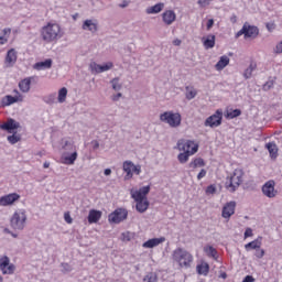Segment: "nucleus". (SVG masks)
<instances>
[{"label":"nucleus","mask_w":282,"mask_h":282,"mask_svg":"<svg viewBox=\"0 0 282 282\" xmlns=\"http://www.w3.org/2000/svg\"><path fill=\"white\" fill-rule=\"evenodd\" d=\"M104 174H105V175H111V169H106V170L104 171Z\"/></svg>","instance_id":"nucleus-58"},{"label":"nucleus","mask_w":282,"mask_h":282,"mask_svg":"<svg viewBox=\"0 0 282 282\" xmlns=\"http://www.w3.org/2000/svg\"><path fill=\"white\" fill-rule=\"evenodd\" d=\"M41 39L44 43H56V41L63 39V28L61 24L56 22H47L44 26H42Z\"/></svg>","instance_id":"nucleus-2"},{"label":"nucleus","mask_w":282,"mask_h":282,"mask_svg":"<svg viewBox=\"0 0 282 282\" xmlns=\"http://www.w3.org/2000/svg\"><path fill=\"white\" fill-rule=\"evenodd\" d=\"M228 65H230V57H228L227 55H223L215 65V69L217 72H221V69L228 67Z\"/></svg>","instance_id":"nucleus-24"},{"label":"nucleus","mask_w":282,"mask_h":282,"mask_svg":"<svg viewBox=\"0 0 282 282\" xmlns=\"http://www.w3.org/2000/svg\"><path fill=\"white\" fill-rule=\"evenodd\" d=\"M26 221L28 214L25 213V209H18L10 218V226L13 230H23Z\"/></svg>","instance_id":"nucleus-7"},{"label":"nucleus","mask_w":282,"mask_h":282,"mask_svg":"<svg viewBox=\"0 0 282 282\" xmlns=\"http://www.w3.org/2000/svg\"><path fill=\"white\" fill-rule=\"evenodd\" d=\"M129 6V1L123 0L121 4H119V8H127Z\"/></svg>","instance_id":"nucleus-54"},{"label":"nucleus","mask_w":282,"mask_h":282,"mask_svg":"<svg viewBox=\"0 0 282 282\" xmlns=\"http://www.w3.org/2000/svg\"><path fill=\"white\" fill-rule=\"evenodd\" d=\"M240 36H243L247 39H257L259 36V28L254 25H250V23L246 22L241 30L238 31L235 35L236 39H239Z\"/></svg>","instance_id":"nucleus-9"},{"label":"nucleus","mask_w":282,"mask_h":282,"mask_svg":"<svg viewBox=\"0 0 282 282\" xmlns=\"http://www.w3.org/2000/svg\"><path fill=\"white\" fill-rule=\"evenodd\" d=\"M276 54H282V41L275 46Z\"/></svg>","instance_id":"nucleus-49"},{"label":"nucleus","mask_w":282,"mask_h":282,"mask_svg":"<svg viewBox=\"0 0 282 282\" xmlns=\"http://www.w3.org/2000/svg\"><path fill=\"white\" fill-rule=\"evenodd\" d=\"M166 241V238L161 237V238H152L147 240L143 243V248H155L158 246H160V243H164Z\"/></svg>","instance_id":"nucleus-23"},{"label":"nucleus","mask_w":282,"mask_h":282,"mask_svg":"<svg viewBox=\"0 0 282 282\" xmlns=\"http://www.w3.org/2000/svg\"><path fill=\"white\" fill-rule=\"evenodd\" d=\"M223 279H226V273L223 274Z\"/></svg>","instance_id":"nucleus-63"},{"label":"nucleus","mask_w":282,"mask_h":282,"mask_svg":"<svg viewBox=\"0 0 282 282\" xmlns=\"http://www.w3.org/2000/svg\"><path fill=\"white\" fill-rule=\"evenodd\" d=\"M243 183V170L242 169H236L234 170L230 177L226 181V189L230 191V193H235L241 186Z\"/></svg>","instance_id":"nucleus-6"},{"label":"nucleus","mask_w":282,"mask_h":282,"mask_svg":"<svg viewBox=\"0 0 282 282\" xmlns=\"http://www.w3.org/2000/svg\"><path fill=\"white\" fill-rule=\"evenodd\" d=\"M143 282H158V275L155 273H148L143 278Z\"/></svg>","instance_id":"nucleus-39"},{"label":"nucleus","mask_w":282,"mask_h":282,"mask_svg":"<svg viewBox=\"0 0 282 282\" xmlns=\"http://www.w3.org/2000/svg\"><path fill=\"white\" fill-rule=\"evenodd\" d=\"M21 199V195L17 193L7 194L0 197V206H13Z\"/></svg>","instance_id":"nucleus-15"},{"label":"nucleus","mask_w":282,"mask_h":282,"mask_svg":"<svg viewBox=\"0 0 282 282\" xmlns=\"http://www.w3.org/2000/svg\"><path fill=\"white\" fill-rule=\"evenodd\" d=\"M205 175H206V170H200V172L197 175V180H204Z\"/></svg>","instance_id":"nucleus-50"},{"label":"nucleus","mask_w":282,"mask_h":282,"mask_svg":"<svg viewBox=\"0 0 282 282\" xmlns=\"http://www.w3.org/2000/svg\"><path fill=\"white\" fill-rule=\"evenodd\" d=\"M204 252L207 257H210L212 259H217V249H215L213 246H205Z\"/></svg>","instance_id":"nucleus-35"},{"label":"nucleus","mask_w":282,"mask_h":282,"mask_svg":"<svg viewBox=\"0 0 282 282\" xmlns=\"http://www.w3.org/2000/svg\"><path fill=\"white\" fill-rule=\"evenodd\" d=\"M160 120L172 129H177L182 124V115L180 112L165 111L160 115Z\"/></svg>","instance_id":"nucleus-8"},{"label":"nucleus","mask_w":282,"mask_h":282,"mask_svg":"<svg viewBox=\"0 0 282 282\" xmlns=\"http://www.w3.org/2000/svg\"><path fill=\"white\" fill-rule=\"evenodd\" d=\"M267 149L271 155V158H276V153H279V149H276V143H268Z\"/></svg>","instance_id":"nucleus-37"},{"label":"nucleus","mask_w":282,"mask_h":282,"mask_svg":"<svg viewBox=\"0 0 282 282\" xmlns=\"http://www.w3.org/2000/svg\"><path fill=\"white\" fill-rule=\"evenodd\" d=\"M35 78L36 77L31 76V77H26L24 79H21L19 82V85H18L20 91H22V94H29V91L32 87V83H33V80H35Z\"/></svg>","instance_id":"nucleus-18"},{"label":"nucleus","mask_w":282,"mask_h":282,"mask_svg":"<svg viewBox=\"0 0 282 282\" xmlns=\"http://www.w3.org/2000/svg\"><path fill=\"white\" fill-rule=\"evenodd\" d=\"M17 58H18L17 50L10 48L6 55L4 65L7 67H13L14 64L17 63Z\"/></svg>","instance_id":"nucleus-20"},{"label":"nucleus","mask_w":282,"mask_h":282,"mask_svg":"<svg viewBox=\"0 0 282 282\" xmlns=\"http://www.w3.org/2000/svg\"><path fill=\"white\" fill-rule=\"evenodd\" d=\"M0 282H3V278L2 276H0Z\"/></svg>","instance_id":"nucleus-64"},{"label":"nucleus","mask_w":282,"mask_h":282,"mask_svg":"<svg viewBox=\"0 0 282 282\" xmlns=\"http://www.w3.org/2000/svg\"><path fill=\"white\" fill-rule=\"evenodd\" d=\"M274 87V80H269L263 85L264 91H268L269 89H272Z\"/></svg>","instance_id":"nucleus-44"},{"label":"nucleus","mask_w":282,"mask_h":282,"mask_svg":"<svg viewBox=\"0 0 282 282\" xmlns=\"http://www.w3.org/2000/svg\"><path fill=\"white\" fill-rule=\"evenodd\" d=\"M177 151H182L177 155L180 164H186L191 155H195L199 151V143L194 140L180 139L176 143Z\"/></svg>","instance_id":"nucleus-1"},{"label":"nucleus","mask_w":282,"mask_h":282,"mask_svg":"<svg viewBox=\"0 0 282 282\" xmlns=\"http://www.w3.org/2000/svg\"><path fill=\"white\" fill-rule=\"evenodd\" d=\"M122 237H123V241H131V238H129V232H123Z\"/></svg>","instance_id":"nucleus-52"},{"label":"nucleus","mask_w":282,"mask_h":282,"mask_svg":"<svg viewBox=\"0 0 282 282\" xmlns=\"http://www.w3.org/2000/svg\"><path fill=\"white\" fill-rule=\"evenodd\" d=\"M253 235L252 228H247L245 231V239H248V237H252Z\"/></svg>","instance_id":"nucleus-47"},{"label":"nucleus","mask_w":282,"mask_h":282,"mask_svg":"<svg viewBox=\"0 0 282 282\" xmlns=\"http://www.w3.org/2000/svg\"><path fill=\"white\" fill-rule=\"evenodd\" d=\"M162 10H164V3L160 2L152 7L147 8L145 12H147V14H160V12H162Z\"/></svg>","instance_id":"nucleus-27"},{"label":"nucleus","mask_w":282,"mask_h":282,"mask_svg":"<svg viewBox=\"0 0 282 282\" xmlns=\"http://www.w3.org/2000/svg\"><path fill=\"white\" fill-rule=\"evenodd\" d=\"M102 218V212L98 209H90L88 214V224H98Z\"/></svg>","instance_id":"nucleus-22"},{"label":"nucleus","mask_w":282,"mask_h":282,"mask_svg":"<svg viewBox=\"0 0 282 282\" xmlns=\"http://www.w3.org/2000/svg\"><path fill=\"white\" fill-rule=\"evenodd\" d=\"M275 183L274 181H268L262 186V193L265 195V197H269L272 199V197H276V189H274Z\"/></svg>","instance_id":"nucleus-17"},{"label":"nucleus","mask_w":282,"mask_h":282,"mask_svg":"<svg viewBox=\"0 0 282 282\" xmlns=\"http://www.w3.org/2000/svg\"><path fill=\"white\" fill-rule=\"evenodd\" d=\"M206 195H215L217 193V187L215 185L207 186L205 191Z\"/></svg>","instance_id":"nucleus-43"},{"label":"nucleus","mask_w":282,"mask_h":282,"mask_svg":"<svg viewBox=\"0 0 282 282\" xmlns=\"http://www.w3.org/2000/svg\"><path fill=\"white\" fill-rule=\"evenodd\" d=\"M175 19H177V14H175V11L173 10H166L162 13V20L165 25H173Z\"/></svg>","instance_id":"nucleus-21"},{"label":"nucleus","mask_w":282,"mask_h":282,"mask_svg":"<svg viewBox=\"0 0 282 282\" xmlns=\"http://www.w3.org/2000/svg\"><path fill=\"white\" fill-rule=\"evenodd\" d=\"M129 217V212L124 208H117L108 215L109 224H122Z\"/></svg>","instance_id":"nucleus-10"},{"label":"nucleus","mask_w":282,"mask_h":282,"mask_svg":"<svg viewBox=\"0 0 282 282\" xmlns=\"http://www.w3.org/2000/svg\"><path fill=\"white\" fill-rule=\"evenodd\" d=\"M230 21H231L232 23H237V15H231V17H230Z\"/></svg>","instance_id":"nucleus-57"},{"label":"nucleus","mask_w":282,"mask_h":282,"mask_svg":"<svg viewBox=\"0 0 282 282\" xmlns=\"http://www.w3.org/2000/svg\"><path fill=\"white\" fill-rule=\"evenodd\" d=\"M11 236H12L14 239H17V237H19L17 234H14V232H12V231H11Z\"/></svg>","instance_id":"nucleus-62"},{"label":"nucleus","mask_w":282,"mask_h":282,"mask_svg":"<svg viewBox=\"0 0 282 282\" xmlns=\"http://www.w3.org/2000/svg\"><path fill=\"white\" fill-rule=\"evenodd\" d=\"M64 220L66 221V224H73L74 219L72 218V215H69V212H66L64 214Z\"/></svg>","instance_id":"nucleus-45"},{"label":"nucleus","mask_w":282,"mask_h":282,"mask_svg":"<svg viewBox=\"0 0 282 282\" xmlns=\"http://www.w3.org/2000/svg\"><path fill=\"white\" fill-rule=\"evenodd\" d=\"M173 45H175V46L182 45V40H180V39L174 40Z\"/></svg>","instance_id":"nucleus-55"},{"label":"nucleus","mask_w":282,"mask_h":282,"mask_svg":"<svg viewBox=\"0 0 282 282\" xmlns=\"http://www.w3.org/2000/svg\"><path fill=\"white\" fill-rule=\"evenodd\" d=\"M4 232H6L7 235H12V231H11L10 229H8V228H4Z\"/></svg>","instance_id":"nucleus-60"},{"label":"nucleus","mask_w":282,"mask_h":282,"mask_svg":"<svg viewBox=\"0 0 282 282\" xmlns=\"http://www.w3.org/2000/svg\"><path fill=\"white\" fill-rule=\"evenodd\" d=\"M235 208H237V203L235 202H229L223 207V217L224 219H228L229 217H232L235 215Z\"/></svg>","instance_id":"nucleus-19"},{"label":"nucleus","mask_w":282,"mask_h":282,"mask_svg":"<svg viewBox=\"0 0 282 282\" xmlns=\"http://www.w3.org/2000/svg\"><path fill=\"white\" fill-rule=\"evenodd\" d=\"M113 63L108 62L104 65L97 64L96 62L90 64L91 72H95V74H102V72H109V69H112Z\"/></svg>","instance_id":"nucleus-16"},{"label":"nucleus","mask_w":282,"mask_h":282,"mask_svg":"<svg viewBox=\"0 0 282 282\" xmlns=\"http://www.w3.org/2000/svg\"><path fill=\"white\" fill-rule=\"evenodd\" d=\"M99 147H100V144L98 143V141H95L94 149H98Z\"/></svg>","instance_id":"nucleus-61"},{"label":"nucleus","mask_w":282,"mask_h":282,"mask_svg":"<svg viewBox=\"0 0 282 282\" xmlns=\"http://www.w3.org/2000/svg\"><path fill=\"white\" fill-rule=\"evenodd\" d=\"M119 78H113L111 80V85H112V89H115V91H119V89H121V85L119 84Z\"/></svg>","instance_id":"nucleus-42"},{"label":"nucleus","mask_w":282,"mask_h":282,"mask_svg":"<svg viewBox=\"0 0 282 282\" xmlns=\"http://www.w3.org/2000/svg\"><path fill=\"white\" fill-rule=\"evenodd\" d=\"M210 1L213 0H198V6H202V8H205V6H210Z\"/></svg>","instance_id":"nucleus-46"},{"label":"nucleus","mask_w":282,"mask_h":282,"mask_svg":"<svg viewBox=\"0 0 282 282\" xmlns=\"http://www.w3.org/2000/svg\"><path fill=\"white\" fill-rule=\"evenodd\" d=\"M254 257L257 259H263V257H265V250L261 249V247L256 249Z\"/></svg>","instance_id":"nucleus-41"},{"label":"nucleus","mask_w":282,"mask_h":282,"mask_svg":"<svg viewBox=\"0 0 282 282\" xmlns=\"http://www.w3.org/2000/svg\"><path fill=\"white\" fill-rule=\"evenodd\" d=\"M123 171L126 173L124 180H131L133 177V173L135 175H140L142 173V166L133 164L131 161L123 162Z\"/></svg>","instance_id":"nucleus-12"},{"label":"nucleus","mask_w":282,"mask_h":282,"mask_svg":"<svg viewBox=\"0 0 282 282\" xmlns=\"http://www.w3.org/2000/svg\"><path fill=\"white\" fill-rule=\"evenodd\" d=\"M254 69H257V63L251 62L249 67L243 73L245 78H251L252 72H254Z\"/></svg>","instance_id":"nucleus-36"},{"label":"nucleus","mask_w":282,"mask_h":282,"mask_svg":"<svg viewBox=\"0 0 282 282\" xmlns=\"http://www.w3.org/2000/svg\"><path fill=\"white\" fill-rule=\"evenodd\" d=\"M203 166H206V161L202 158H196L193 161L189 162L188 169H202Z\"/></svg>","instance_id":"nucleus-29"},{"label":"nucleus","mask_w":282,"mask_h":282,"mask_svg":"<svg viewBox=\"0 0 282 282\" xmlns=\"http://www.w3.org/2000/svg\"><path fill=\"white\" fill-rule=\"evenodd\" d=\"M13 94H15L14 97L12 95H7L1 99L2 107H10V105H14V102H23L24 97L19 90L14 89Z\"/></svg>","instance_id":"nucleus-13"},{"label":"nucleus","mask_w":282,"mask_h":282,"mask_svg":"<svg viewBox=\"0 0 282 282\" xmlns=\"http://www.w3.org/2000/svg\"><path fill=\"white\" fill-rule=\"evenodd\" d=\"M83 30H88L89 32H98V24L91 20H86L83 24Z\"/></svg>","instance_id":"nucleus-31"},{"label":"nucleus","mask_w":282,"mask_h":282,"mask_svg":"<svg viewBox=\"0 0 282 282\" xmlns=\"http://www.w3.org/2000/svg\"><path fill=\"white\" fill-rule=\"evenodd\" d=\"M186 98L187 100H193L197 96V90L196 89H189L188 87L186 88Z\"/></svg>","instance_id":"nucleus-40"},{"label":"nucleus","mask_w":282,"mask_h":282,"mask_svg":"<svg viewBox=\"0 0 282 282\" xmlns=\"http://www.w3.org/2000/svg\"><path fill=\"white\" fill-rule=\"evenodd\" d=\"M214 25H215V20L209 19V20L207 21V30H212Z\"/></svg>","instance_id":"nucleus-48"},{"label":"nucleus","mask_w":282,"mask_h":282,"mask_svg":"<svg viewBox=\"0 0 282 282\" xmlns=\"http://www.w3.org/2000/svg\"><path fill=\"white\" fill-rule=\"evenodd\" d=\"M21 127V123L19 121L10 118L4 123L0 124V129L2 131H7L8 133H12L11 135L7 137V140L9 144H17L18 142H21V134L17 133V129Z\"/></svg>","instance_id":"nucleus-4"},{"label":"nucleus","mask_w":282,"mask_h":282,"mask_svg":"<svg viewBox=\"0 0 282 282\" xmlns=\"http://www.w3.org/2000/svg\"><path fill=\"white\" fill-rule=\"evenodd\" d=\"M221 120H224V111L221 109H217L214 115L209 116L205 120V127L215 129V127H220Z\"/></svg>","instance_id":"nucleus-11"},{"label":"nucleus","mask_w":282,"mask_h":282,"mask_svg":"<svg viewBox=\"0 0 282 282\" xmlns=\"http://www.w3.org/2000/svg\"><path fill=\"white\" fill-rule=\"evenodd\" d=\"M120 98H122V94L118 93L117 95L112 96V100H120Z\"/></svg>","instance_id":"nucleus-53"},{"label":"nucleus","mask_w":282,"mask_h":282,"mask_svg":"<svg viewBox=\"0 0 282 282\" xmlns=\"http://www.w3.org/2000/svg\"><path fill=\"white\" fill-rule=\"evenodd\" d=\"M274 28H276V25L274 23H267V29L269 30V32H272V30H274Z\"/></svg>","instance_id":"nucleus-51"},{"label":"nucleus","mask_w":282,"mask_h":282,"mask_svg":"<svg viewBox=\"0 0 282 282\" xmlns=\"http://www.w3.org/2000/svg\"><path fill=\"white\" fill-rule=\"evenodd\" d=\"M10 34H12V29L6 28L2 30V35H0V45H6V43H8Z\"/></svg>","instance_id":"nucleus-32"},{"label":"nucleus","mask_w":282,"mask_h":282,"mask_svg":"<svg viewBox=\"0 0 282 282\" xmlns=\"http://www.w3.org/2000/svg\"><path fill=\"white\" fill-rule=\"evenodd\" d=\"M203 45L205 50H213L215 47V35H208L204 41Z\"/></svg>","instance_id":"nucleus-33"},{"label":"nucleus","mask_w":282,"mask_h":282,"mask_svg":"<svg viewBox=\"0 0 282 282\" xmlns=\"http://www.w3.org/2000/svg\"><path fill=\"white\" fill-rule=\"evenodd\" d=\"M62 144H63V149H65L69 144V141L62 140Z\"/></svg>","instance_id":"nucleus-56"},{"label":"nucleus","mask_w":282,"mask_h":282,"mask_svg":"<svg viewBox=\"0 0 282 282\" xmlns=\"http://www.w3.org/2000/svg\"><path fill=\"white\" fill-rule=\"evenodd\" d=\"M76 160H78V152L75 151L69 156L63 158V164L72 165Z\"/></svg>","instance_id":"nucleus-34"},{"label":"nucleus","mask_w":282,"mask_h":282,"mask_svg":"<svg viewBox=\"0 0 282 282\" xmlns=\"http://www.w3.org/2000/svg\"><path fill=\"white\" fill-rule=\"evenodd\" d=\"M196 271L198 274H203V276H208V272H210V265L208 262H202L200 264H197Z\"/></svg>","instance_id":"nucleus-28"},{"label":"nucleus","mask_w":282,"mask_h":282,"mask_svg":"<svg viewBox=\"0 0 282 282\" xmlns=\"http://www.w3.org/2000/svg\"><path fill=\"white\" fill-rule=\"evenodd\" d=\"M172 259L175 263L178 264V268H184L185 270H188L191 265H193V254L186 249L177 248L173 251Z\"/></svg>","instance_id":"nucleus-5"},{"label":"nucleus","mask_w":282,"mask_h":282,"mask_svg":"<svg viewBox=\"0 0 282 282\" xmlns=\"http://www.w3.org/2000/svg\"><path fill=\"white\" fill-rule=\"evenodd\" d=\"M261 237H259L258 239H254L253 241L245 245V250L247 252H250V250H259V248H261L262 242H261Z\"/></svg>","instance_id":"nucleus-26"},{"label":"nucleus","mask_w":282,"mask_h":282,"mask_svg":"<svg viewBox=\"0 0 282 282\" xmlns=\"http://www.w3.org/2000/svg\"><path fill=\"white\" fill-rule=\"evenodd\" d=\"M151 193V186L147 185L139 189H131L130 195L132 199L135 202V209L138 213H147L149 210V198H147V195Z\"/></svg>","instance_id":"nucleus-3"},{"label":"nucleus","mask_w":282,"mask_h":282,"mask_svg":"<svg viewBox=\"0 0 282 282\" xmlns=\"http://www.w3.org/2000/svg\"><path fill=\"white\" fill-rule=\"evenodd\" d=\"M241 116V110L240 109H227L225 111V118L227 120H232L235 118H239Z\"/></svg>","instance_id":"nucleus-30"},{"label":"nucleus","mask_w":282,"mask_h":282,"mask_svg":"<svg viewBox=\"0 0 282 282\" xmlns=\"http://www.w3.org/2000/svg\"><path fill=\"white\" fill-rule=\"evenodd\" d=\"M52 68V59H45L44 62H37L33 65V69L41 72V69H51Z\"/></svg>","instance_id":"nucleus-25"},{"label":"nucleus","mask_w":282,"mask_h":282,"mask_svg":"<svg viewBox=\"0 0 282 282\" xmlns=\"http://www.w3.org/2000/svg\"><path fill=\"white\" fill-rule=\"evenodd\" d=\"M43 167H44V169H50V162H45V163L43 164Z\"/></svg>","instance_id":"nucleus-59"},{"label":"nucleus","mask_w":282,"mask_h":282,"mask_svg":"<svg viewBox=\"0 0 282 282\" xmlns=\"http://www.w3.org/2000/svg\"><path fill=\"white\" fill-rule=\"evenodd\" d=\"M0 270L2 274H12L17 267L13 263H10V258L8 256L0 258Z\"/></svg>","instance_id":"nucleus-14"},{"label":"nucleus","mask_w":282,"mask_h":282,"mask_svg":"<svg viewBox=\"0 0 282 282\" xmlns=\"http://www.w3.org/2000/svg\"><path fill=\"white\" fill-rule=\"evenodd\" d=\"M57 100L61 104H63V102H65V100H67V89L65 87H63L58 90Z\"/></svg>","instance_id":"nucleus-38"}]
</instances>
